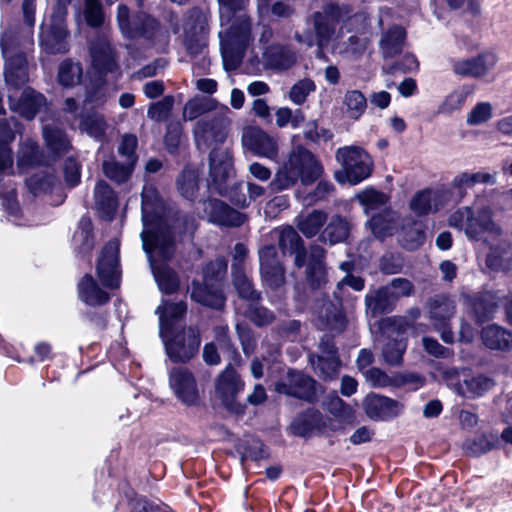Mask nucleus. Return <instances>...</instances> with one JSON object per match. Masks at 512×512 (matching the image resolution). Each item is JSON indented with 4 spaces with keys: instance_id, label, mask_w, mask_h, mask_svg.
<instances>
[{
    "instance_id": "obj_1",
    "label": "nucleus",
    "mask_w": 512,
    "mask_h": 512,
    "mask_svg": "<svg viewBox=\"0 0 512 512\" xmlns=\"http://www.w3.org/2000/svg\"><path fill=\"white\" fill-rule=\"evenodd\" d=\"M35 1L23 0V25L5 29L0 38L2 55L5 60V82L13 90L8 95L10 108L28 120L33 119L46 107L45 97L30 88H26L19 99L16 98L17 90L29 79L26 54L32 49L34 43Z\"/></svg>"
},
{
    "instance_id": "obj_2",
    "label": "nucleus",
    "mask_w": 512,
    "mask_h": 512,
    "mask_svg": "<svg viewBox=\"0 0 512 512\" xmlns=\"http://www.w3.org/2000/svg\"><path fill=\"white\" fill-rule=\"evenodd\" d=\"M142 222V245L155 281L161 292L173 293L179 286V279L166 262L174 254V240L163 202L152 184L144 185L142 190Z\"/></svg>"
},
{
    "instance_id": "obj_3",
    "label": "nucleus",
    "mask_w": 512,
    "mask_h": 512,
    "mask_svg": "<svg viewBox=\"0 0 512 512\" xmlns=\"http://www.w3.org/2000/svg\"><path fill=\"white\" fill-rule=\"evenodd\" d=\"M476 210L474 212L468 206L457 209L449 216V225L463 231L470 240L491 246L485 258L490 270H509L512 267V244L501 240V228L492 219L490 207H477Z\"/></svg>"
},
{
    "instance_id": "obj_4",
    "label": "nucleus",
    "mask_w": 512,
    "mask_h": 512,
    "mask_svg": "<svg viewBox=\"0 0 512 512\" xmlns=\"http://www.w3.org/2000/svg\"><path fill=\"white\" fill-rule=\"evenodd\" d=\"M366 25L367 18L363 13L343 20L339 7L328 5L314 16L317 45L321 50L331 48L340 54H360L367 45V37L363 35Z\"/></svg>"
},
{
    "instance_id": "obj_5",
    "label": "nucleus",
    "mask_w": 512,
    "mask_h": 512,
    "mask_svg": "<svg viewBox=\"0 0 512 512\" xmlns=\"http://www.w3.org/2000/svg\"><path fill=\"white\" fill-rule=\"evenodd\" d=\"M185 302L163 300L156 309L159 316V334L165 347L166 355L174 363H185L198 352L200 337L192 328L178 329L186 313Z\"/></svg>"
},
{
    "instance_id": "obj_6",
    "label": "nucleus",
    "mask_w": 512,
    "mask_h": 512,
    "mask_svg": "<svg viewBox=\"0 0 512 512\" xmlns=\"http://www.w3.org/2000/svg\"><path fill=\"white\" fill-rule=\"evenodd\" d=\"M222 30L219 32L221 53L226 69L240 64L251 42V26L241 11L248 0H218Z\"/></svg>"
},
{
    "instance_id": "obj_7",
    "label": "nucleus",
    "mask_w": 512,
    "mask_h": 512,
    "mask_svg": "<svg viewBox=\"0 0 512 512\" xmlns=\"http://www.w3.org/2000/svg\"><path fill=\"white\" fill-rule=\"evenodd\" d=\"M323 168L315 156L307 149L298 146L292 150L287 160L276 172L270 183L273 191H282L294 186L298 181L308 185L316 181Z\"/></svg>"
},
{
    "instance_id": "obj_8",
    "label": "nucleus",
    "mask_w": 512,
    "mask_h": 512,
    "mask_svg": "<svg viewBox=\"0 0 512 512\" xmlns=\"http://www.w3.org/2000/svg\"><path fill=\"white\" fill-rule=\"evenodd\" d=\"M335 158L341 167L334 174L335 180L339 184L357 185L372 174L373 159L360 146L340 147L335 153Z\"/></svg>"
},
{
    "instance_id": "obj_9",
    "label": "nucleus",
    "mask_w": 512,
    "mask_h": 512,
    "mask_svg": "<svg viewBox=\"0 0 512 512\" xmlns=\"http://www.w3.org/2000/svg\"><path fill=\"white\" fill-rule=\"evenodd\" d=\"M227 265L223 260H217L207 265L204 269V283L193 282L191 298L204 305L215 309L224 306L225 297L222 290V277Z\"/></svg>"
},
{
    "instance_id": "obj_10",
    "label": "nucleus",
    "mask_w": 512,
    "mask_h": 512,
    "mask_svg": "<svg viewBox=\"0 0 512 512\" xmlns=\"http://www.w3.org/2000/svg\"><path fill=\"white\" fill-rule=\"evenodd\" d=\"M68 0H59L50 23L41 26L40 45L47 54H63L68 51L66 16Z\"/></svg>"
},
{
    "instance_id": "obj_11",
    "label": "nucleus",
    "mask_w": 512,
    "mask_h": 512,
    "mask_svg": "<svg viewBox=\"0 0 512 512\" xmlns=\"http://www.w3.org/2000/svg\"><path fill=\"white\" fill-rule=\"evenodd\" d=\"M413 284L405 278H395L390 284L366 296L367 310L372 315L389 310L392 304L401 297L410 296L413 293Z\"/></svg>"
},
{
    "instance_id": "obj_12",
    "label": "nucleus",
    "mask_w": 512,
    "mask_h": 512,
    "mask_svg": "<svg viewBox=\"0 0 512 512\" xmlns=\"http://www.w3.org/2000/svg\"><path fill=\"white\" fill-rule=\"evenodd\" d=\"M116 20L122 35L128 39L138 37L152 38L158 29L155 19L145 13L131 15L127 6L120 4L117 8Z\"/></svg>"
},
{
    "instance_id": "obj_13",
    "label": "nucleus",
    "mask_w": 512,
    "mask_h": 512,
    "mask_svg": "<svg viewBox=\"0 0 512 512\" xmlns=\"http://www.w3.org/2000/svg\"><path fill=\"white\" fill-rule=\"evenodd\" d=\"M233 174V161L229 148H213L209 158V187L219 194H224L226 191L225 183Z\"/></svg>"
},
{
    "instance_id": "obj_14",
    "label": "nucleus",
    "mask_w": 512,
    "mask_h": 512,
    "mask_svg": "<svg viewBox=\"0 0 512 512\" xmlns=\"http://www.w3.org/2000/svg\"><path fill=\"white\" fill-rule=\"evenodd\" d=\"M230 112L229 108H221V116H205L199 120L194 128L195 141L198 147L206 146L212 143H222L226 138V127L229 123L226 114Z\"/></svg>"
},
{
    "instance_id": "obj_15",
    "label": "nucleus",
    "mask_w": 512,
    "mask_h": 512,
    "mask_svg": "<svg viewBox=\"0 0 512 512\" xmlns=\"http://www.w3.org/2000/svg\"><path fill=\"white\" fill-rule=\"evenodd\" d=\"M245 387L236 370L228 365L215 380V397L228 409H236V400Z\"/></svg>"
},
{
    "instance_id": "obj_16",
    "label": "nucleus",
    "mask_w": 512,
    "mask_h": 512,
    "mask_svg": "<svg viewBox=\"0 0 512 512\" xmlns=\"http://www.w3.org/2000/svg\"><path fill=\"white\" fill-rule=\"evenodd\" d=\"M169 386L174 395L185 405H195L200 393L193 373L184 367H175L169 372Z\"/></svg>"
},
{
    "instance_id": "obj_17",
    "label": "nucleus",
    "mask_w": 512,
    "mask_h": 512,
    "mask_svg": "<svg viewBox=\"0 0 512 512\" xmlns=\"http://www.w3.org/2000/svg\"><path fill=\"white\" fill-rule=\"evenodd\" d=\"M119 246L117 239L109 241L97 263L98 277L107 288H117L120 284Z\"/></svg>"
},
{
    "instance_id": "obj_18",
    "label": "nucleus",
    "mask_w": 512,
    "mask_h": 512,
    "mask_svg": "<svg viewBox=\"0 0 512 512\" xmlns=\"http://www.w3.org/2000/svg\"><path fill=\"white\" fill-rule=\"evenodd\" d=\"M429 318L434 328L440 332L441 338L445 343L453 342V333L448 329L449 320L455 313L454 301L445 295H437L428 303Z\"/></svg>"
},
{
    "instance_id": "obj_19",
    "label": "nucleus",
    "mask_w": 512,
    "mask_h": 512,
    "mask_svg": "<svg viewBox=\"0 0 512 512\" xmlns=\"http://www.w3.org/2000/svg\"><path fill=\"white\" fill-rule=\"evenodd\" d=\"M260 273L266 287L272 290L280 288L285 282V272L276 249L272 245L265 246L259 251Z\"/></svg>"
},
{
    "instance_id": "obj_20",
    "label": "nucleus",
    "mask_w": 512,
    "mask_h": 512,
    "mask_svg": "<svg viewBox=\"0 0 512 512\" xmlns=\"http://www.w3.org/2000/svg\"><path fill=\"white\" fill-rule=\"evenodd\" d=\"M362 406L367 417L374 421L390 420L403 411V405L398 401L374 393L364 398Z\"/></svg>"
},
{
    "instance_id": "obj_21",
    "label": "nucleus",
    "mask_w": 512,
    "mask_h": 512,
    "mask_svg": "<svg viewBox=\"0 0 512 512\" xmlns=\"http://www.w3.org/2000/svg\"><path fill=\"white\" fill-rule=\"evenodd\" d=\"M275 390L278 393L312 401L315 397V381L301 372L290 371L285 379L276 383Z\"/></svg>"
},
{
    "instance_id": "obj_22",
    "label": "nucleus",
    "mask_w": 512,
    "mask_h": 512,
    "mask_svg": "<svg viewBox=\"0 0 512 512\" xmlns=\"http://www.w3.org/2000/svg\"><path fill=\"white\" fill-rule=\"evenodd\" d=\"M496 63V55L491 52H485L476 57L454 61L452 70L461 77L482 78L495 67Z\"/></svg>"
},
{
    "instance_id": "obj_23",
    "label": "nucleus",
    "mask_w": 512,
    "mask_h": 512,
    "mask_svg": "<svg viewBox=\"0 0 512 512\" xmlns=\"http://www.w3.org/2000/svg\"><path fill=\"white\" fill-rule=\"evenodd\" d=\"M320 354L311 355L310 362L314 367V371L324 380L336 377L340 367V361L336 355L334 343L324 337L319 345Z\"/></svg>"
},
{
    "instance_id": "obj_24",
    "label": "nucleus",
    "mask_w": 512,
    "mask_h": 512,
    "mask_svg": "<svg viewBox=\"0 0 512 512\" xmlns=\"http://www.w3.org/2000/svg\"><path fill=\"white\" fill-rule=\"evenodd\" d=\"M296 59V53L289 47L271 44L263 47L262 59L256 60L255 68L259 69L261 64L264 68L286 70L295 64Z\"/></svg>"
},
{
    "instance_id": "obj_25",
    "label": "nucleus",
    "mask_w": 512,
    "mask_h": 512,
    "mask_svg": "<svg viewBox=\"0 0 512 512\" xmlns=\"http://www.w3.org/2000/svg\"><path fill=\"white\" fill-rule=\"evenodd\" d=\"M449 199V193L443 189H426L416 193L410 200V210L418 215H426L444 207Z\"/></svg>"
},
{
    "instance_id": "obj_26",
    "label": "nucleus",
    "mask_w": 512,
    "mask_h": 512,
    "mask_svg": "<svg viewBox=\"0 0 512 512\" xmlns=\"http://www.w3.org/2000/svg\"><path fill=\"white\" fill-rule=\"evenodd\" d=\"M243 143L256 155L274 160L278 155L276 140L260 129L251 128L244 132Z\"/></svg>"
},
{
    "instance_id": "obj_27",
    "label": "nucleus",
    "mask_w": 512,
    "mask_h": 512,
    "mask_svg": "<svg viewBox=\"0 0 512 512\" xmlns=\"http://www.w3.org/2000/svg\"><path fill=\"white\" fill-rule=\"evenodd\" d=\"M381 329L384 334H388L390 337L392 334H396L392 337L383 347L382 355L390 365H398L402 361L403 354L406 350V341L403 333L400 330L394 328L393 321L386 319L381 323Z\"/></svg>"
},
{
    "instance_id": "obj_28",
    "label": "nucleus",
    "mask_w": 512,
    "mask_h": 512,
    "mask_svg": "<svg viewBox=\"0 0 512 512\" xmlns=\"http://www.w3.org/2000/svg\"><path fill=\"white\" fill-rule=\"evenodd\" d=\"M90 55L92 67L99 74L112 72L117 67L114 50L104 37H99L91 43Z\"/></svg>"
},
{
    "instance_id": "obj_29",
    "label": "nucleus",
    "mask_w": 512,
    "mask_h": 512,
    "mask_svg": "<svg viewBox=\"0 0 512 512\" xmlns=\"http://www.w3.org/2000/svg\"><path fill=\"white\" fill-rule=\"evenodd\" d=\"M278 238V245L283 254H294L295 265L303 266L305 262V254L302 248V240L298 233L292 227H282L275 230Z\"/></svg>"
},
{
    "instance_id": "obj_30",
    "label": "nucleus",
    "mask_w": 512,
    "mask_h": 512,
    "mask_svg": "<svg viewBox=\"0 0 512 512\" xmlns=\"http://www.w3.org/2000/svg\"><path fill=\"white\" fill-rule=\"evenodd\" d=\"M80 299L90 306H100L110 299L108 293L100 288L91 275H85L78 284Z\"/></svg>"
},
{
    "instance_id": "obj_31",
    "label": "nucleus",
    "mask_w": 512,
    "mask_h": 512,
    "mask_svg": "<svg viewBox=\"0 0 512 512\" xmlns=\"http://www.w3.org/2000/svg\"><path fill=\"white\" fill-rule=\"evenodd\" d=\"M95 205L104 219L110 220L114 216L118 201L109 185L104 181L97 182L94 190Z\"/></svg>"
},
{
    "instance_id": "obj_32",
    "label": "nucleus",
    "mask_w": 512,
    "mask_h": 512,
    "mask_svg": "<svg viewBox=\"0 0 512 512\" xmlns=\"http://www.w3.org/2000/svg\"><path fill=\"white\" fill-rule=\"evenodd\" d=\"M369 226L377 238L383 239L397 232L399 218L392 210L384 209L381 213L371 217Z\"/></svg>"
},
{
    "instance_id": "obj_33",
    "label": "nucleus",
    "mask_w": 512,
    "mask_h": 512,
    "mask_svg": "<svg viewBox=\"0 0 512 512\" xmlns=\"http://www.w3.org/2000/svg\"><path fill=\"white\" fill-rule=\"evenodd\" d=\"M483 343L490 349L509 350L512 348V332L498 325L483 328Z\"/></svg>"
},
{
    "instance_id": "obj_34",
    "label": "nucleus",
    "mask_w": 512,
    "mask_h": 512,
    "mask_svg": "<svg viewBox=\"0 0 512 512\" xmlns=\"http://www.w3.org/2000/svg\"><path fill=\"white\" fill-rule=\"evenodd\" d=\"M494 386V381L484 375L471 376L465 378L463 383L455 387L456 392L464 397L475 398L480 397L488 392Z\"/></svg>"
},
{
    "instance_id": "obj_35",
    "label": "nucleus",
    "mask_w": 512,
    "mask_h": 512,
    "mask_svg": "<svg viewBox=\"0 0 512 512\" xmlns=\"http://www.w3.org/2000/svg\"><path fill=\"white\" fill-rule=\"evenodd\" d=\"M324 250L320 246H312L308 255L307 276L314 286H320L326 279L323 262Z\"/></svg>"
},
{
    "instance_id": "obj_36",
    "label": "nucleus",
    "mask_w": 512,
    "mask_h": 512,
    "mask_svg": "<svg viewBox=\"0 0 512 512\" xmlns=\"http://www.w3.org/2000/svg\"><path fill=\"white\" fill-rule=\"evenodd\" d=\"M472 93V87L463 85L450 92L437 108V113L441 115H451L460 110L466 99Z\"/></svg>"
},
{
    "instance_id": "obj_37",
    "label": "nucleus",
    "mask_w": 512,
    "mask_h": 512,
    "mask_svg": "<svg viewBox=\"0 0 512 512\" xmlns=\"http://www.w3.org/2000/svg\"><path fill=\"white\" fill-rule=\"evenodd\" d=\"M405 40V31L400 26L389 29L382 37L380 49L385 58H392L401 52Z\"/></svg>"
},
{
    "instance_id": "obj_38",
    "label": "nucleus",
    "mask_w": 512,
    "mask_h": 512,
    "mask_svg": "<svg viewBox=\"0 0 512 512\" xmlns=\"http://www.w3.org/2000/svg\"><path fill=\"white\" fill-rule=\"evenodd\" d=\"M43 138L48 150L55 155L65 153L71 147L66 134L56 126L45 125L43 127Z\"/></svg>"
},
{
    "instance_id": "obj_39",
    "label": "nucleus",
    "mask_w": 512,
    "mask_h": 512,
    "mask_svg": "<svg viewBox=\"0 0 512 512\" xmlns=\"http://www.w3.org/2000/svg\"><path fill=\"white\" fill-rule=\"evenodd\" d=\"M343 107L347 118L358 120L367 108V99L359 90H348L344 95Z\"/></svg>"
},
{
    "instance_id": "obj_40",
    "label": "nucleus",
    "mask_w": 512,
    "mask_h": 512,
    "mask_svg": "<svg viewBox=\"0 0 512 512\" xmlns=\"http://www.w3.org/2000/svg\"><path fill=\"white\" fill-rule=\"evenodd\" d=\"M177 188L180 194L193 200L199 189V172L196 168L186 167L177 179Z\"/></svg>"
},
{
    "instance_id": "obj_41",
    "label": "nucleus",
    "mask_w": 512,
    "mask_h": 512,
    "mask_svg": "<svg viewBox=\"0 0 512 512\" xmlns=\"http://www.w3.org/2000/svg\"><path fill=\"white\" fill-rule=\"evenodd\" d=\"M500 298L492 292H484L472 301V310L479 322L489 318L499 304Z\"/></svg>"
},
{
    "instance_id": "obj_42",
    "label": "nucleus",
    "mask_w": 512,
    "mask_h": 512,
    "mask_svg": "<svg viewBox=\"0 0 512 512\" xmlns=\"http://www.w3.org/2000/svg\"><path fill=\"white\" fill-rule=\"evenodd\" d=\"M359 203L363 206L364 212L369 215L378 210H384L388 197L386 194L373 188H366L356 195Z\"/></svg>"
},
{
    "instance_id": "obj_43",
    "label": "nucleus",
    "mask_w": 512,
    "mask_h": 512,
    "mask_svg": "<svg viewBox=\"0 0 512 512\" xmlns=\"http://www.w3.org/2000/svg\"><path fill=\"white\" fill-rule=\"evenodd\" d=\"M327 220V214L314 210L307 215L298 217L297 226L306 237L315 236Z\"/></svg>"
},
{
    "instance_id": "obj_44",
    "label": "nucleus",
    "mask_w": 512,
    "mask_h": 512,
    "mask_svg": "<svg viewBox=\"0 0 512 512\" xmlns=\"http://www.w3.org/2000/svg\"><path fill=\"white\" fill-rule=\"evenodd\" d=\"M350 232V224L349 222L339 216H333L327 225L325 231H324V239L329 240L331 244L338 243L345 241Z\"/></svg>"
},
{
    "instance_id": "obj_45",
    "label": "nucleus",
    "mask_w": 512,
    "mask_h": 512,
    "mask_svg": "<svg viewBox=\"0 0 512 512\" xmlns=\"http://www.w3.org/2000/svg\"><path fill=\"white\" fill-rule=\"evenodd\" d=\"M232 274L233 284L239 296L249 303L258 301L259 294L253 289V286L243 269L236 268V265L234 264L232 266Z\"/></svg>"
},
{
    "instance_id": "obj_46",
    "label": "nucleus",
    "mask_w": 512,
    "mask_h": 512,
    "mask_svg": "<svg viewBox=\"0 0 512 512\" xmlns=\"http://www.w3.org/2000/svg\"><path fill=\"white\" fill-rule=\"evenodd\" d=\"M14 132L5 120H0V170L12 165L9 144L14 140Z\"/></svg>"
},
{
    "instance_id": "obj_47",
    "label": "nucleus",
    "mask_w": 512,
    "mask_h": 512,
    "mask_svg": "<svg viewBox=\"0 0 512 512\" xmlns=\"http://www.w3.org/2000/svg\"><path fill=\"white\" fill-rule=\"evenodd\" d=\"M81 121L79 128L86 132L89 136L99 139L103 136L106 129V122L102 115L92 113L87 115H80Z\"/></svg>"
},
{
    "instance_id": "obj_48",
    "label": "nucleus",
    "mask_w": 512,
    "mask_h": 512,
    "mask_svg": "<svg viewBox=\"0 0 512 512\" xmlns=\"http://www.w3.org/2000/svg\"><path fill=\"white\" fill-rule=\"evenodd\" d=\"M497 439L491 434H481L465 442L467 453L477 456L489 452L495 448Z\"/></svg>"
},
{
    "instance_id": "obj_49",
    "label": "nucleus",
    "mask_w": 512,
    "mask_h": 512,
    "mask_svg": "<svg viewBox=\"0 0 512 512\" xmlns=\"http://www.w3.org/2000/svg\"><path fill=\"white\" fill-rule=\"evenodd\" d=\"M81 75L82 68L78 63L65 60L59 66L58 81L62 86L70 87L79 83Z\"/></svg>"
},
{
    "instance_id": "obj_50",
    "label": "nucleus",
    "mask_w": 512,
    "mask_h": 512,
    "mask_svg": "<svg viewBox=\"0 0 512 512\" xmlns=\"http://www.w3.org/2000/svg\"><path fill=\"white\" fill-rule=\"evenodd\" d=\"M133 171V165L126 163L119 164L113 160L103 163V172L111 180L121 183L126 181Z\"/></svg>"
},
{
    "instance_id": "obj_51",
    "label": "nucleus",
    "mask_w": 512,
    "mask_h": 512,
    "mask_svg": "<svg viewBox=\"0 0 512 512\" xmlns=\"http://www.w3.org/2000/svg\"><path fill=\"white\" fill-rule=\"evenodd\" d=\"M38 163L39 152L37 144L33 140L23 142L18 152V166L24 169Z\"/></svg>"
},
{
    "instance_id": "obj_52",
    "label": "nucleus",
    "mask_w": 512,
    "mask_h": 512,
    "mask_svg": "<svg viewBox=\"0 0 512 512\" xmlns=\"http://www.w3.org/2000/svg\"><path fill=\"white\" fill-rule=\"evenodd\" d=\"M74 245L78 246L81 252H87L93 247V236L91 234V223L88 219L83 218L80 227L73 236Z\"/></svg>"
},
{
    "instance_id": "obj_53",
    "label": "nucleus",
    "mask_w": 512,
    "mask_h": 512,
    "mask_svg": "<svg viewBox=\"0 0 512 512\" xmlns=\"http://www.w3.org/2000/svg\"><path fill=\"white\" fill-rule=\"evenodd\" d=\"M325 408L334 416L347 420L353 417V409L337 394L329 395L324 403Z\"/></svg>"
},
{
    "instance_id": "obj_54",
    "label": "nucleus",
    "mask_w": 512,
    "mask_h": 512,
    "mask_svg": "<svg viewBox=\"0 0 512 512\" xmlns=\"http://www.w3.org/2000/svg\"><path fill=\"white\" fill-rule=\"evenodd\" d=\"M83 14L90 27H100L104 22V13L99 0H84Z\"/></svg>"
},
{
    "instance_id": "obj_55",
    "label": "nucleus",
    "mask_w": 512,
    "mask_h": 512,
    "mask_svg": "<svg viewBox=\"0 0 512 512\" xmlns=\"http://www.w3.org/2000/svg\"><path fill=\"white\" fill-rule=\"evenodd\" d=\"M346 324V319L338 306H325V328L332 333L341 332Z\"/></svg>"
},
{
    "instance_id": "obj_56",
    "label": "nucleus",
    "mask_w": 512,
    "mask_h": 512,
    "mask_svg": "<svg viewBox=\"0 0 512 512\" xmlns=\"http://www.w3.org/2000/svg\"><path fill=\"white\" fill-rule=\"evenodd\" d=\"M315 88V83L311 79H302L291 87L289 98L294 104L301 105Z\"/></svg>"
},
{
    "instance_id": "obj_57",
    "label": "nucleus",
    "mask_w": 512,
    "mask_h": 512,
    "mask_svg": "<svg viewBox=\"0 0 512 512\" xmlns=\"http://www.w3.org/2000/svg\"><path fill=\"white\" fill-rule=\"evenodd\" d=\"M2 205L7 212L9 221L18 226L28 225L26 221L22 220L15 191L11 190L3 197Z\"/></svg>"
},
{
    "instance_id": "obj_58",
    "label": "nucleus",
    "mask_w": 512,
    "mask_h": 512,
    "mask_svg": "<svg viewBox=\"0 0 512 512\" xmlns=\"http://www.w3.org/2000/svg\"><path fill=\"white\" fill-rule=\"evenodd\" d=\"M26 183L34 194H38L52 189L56 184V178L53 175L38 173L29 177Z\"/></svg>"
},
{
    "instance_id": "obj_59",
    "label": "nucleus",
    "mask_w": 512,
    "mask_h": 512,
    "mask_svg": "<svg viewBox=\"0 0 512 512\" xmlns=\"http://www.w3.org/2000/svg\"><path fill=\"white\" fill-rule=\"evenodd\" d=\"M246 315L252 322H254L258 326L267 325L274 318L272 312L258 305V301L249 303Z\"/></svg>"
},
{
    "instance_id": "obj_60",
    "label": "nucleus",
    "mask_w": 512,
    "mask_h": 512,
    "mask_svg": "<svg viewBox=\"0 0 512 512\" xmlns=\"http://www.w3.org/2000/svg\"><path fill=\"white\" fill-rule=\"evenodd\" d=\"M492 117V106L488 102H480L476 104L467 117L468 125H480Z\"/></svg>"
},
{
    "instance_id": "obj_61",
    "label": "nucleus",
    "mask_w": 512,
    "mask_h": 512,
    "mask_svg": "<svg viewBox=\"0 0 512 512\" xmlns=\"http://www.w3.org/2000/svg\"><path fill=\"white\" fill-rule=\"evenodd\" d=\"M211 100L208 98H194L186 103L183 110V117L186 120H193L210 109Z\"/></svg>"
},
{
    "instance_id": "obj_62",
    "label": "nucleus",
    "mask_w": 512,
    "mask_h": 512,
    "mask_svg": "<svg viewBox=\"0 0 512 512\" xmlns=\"http://www.w3.org/2000/svg\"><path fill=\"white\" fill-rule=\"evenodd\" d=\"M320 416V413L317 411H309L306 415L297 418L294 422L296 433L303 435L317 427L320 422Z\"/></svg>"
},
{
    "instance_id": "obj_63",
    "label": "nucleus",
    "mask_w": 512,
    "mask_h": 512,
    "mask_svg": "<svg viewBox=\"0 0 512 512\" xmlns=\"http://www.w3.org/2000/svg\"><path fill=\"white\" fill-rule=\"evenodd\" d=\"M366 381L373 387H387L392 384V379L382 370L372 367L364 372Z\"/></svg>"
},
{
    "instance_id": "obj_64",
    "label": "nucleus",
    "mask_w": 512,
    "mask_h": 512,
    "mask_svg": "<svg viewBox=\"0 0 512 512\" xmlns=\"http://www.w3.org/2000/svg\"><path fill=\"white\" fill-rule=\"evenodd\" d=\"M173 105V100L170 97H165L163 100L155 102L150 105L148 109V116L156 121L163 120L167 117Z\"/></svg>"
}]
</instances>
